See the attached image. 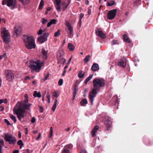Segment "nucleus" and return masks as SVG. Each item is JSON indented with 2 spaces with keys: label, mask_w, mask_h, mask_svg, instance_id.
I'll list each match as a JSON object with an SVG mask.
<instances>
[{
  "label": "nucleus",
  "mask_w": 153,
  "mask_h": 153,
  "mask_svg": "<svg viewBox=\"0 0 153 153\" xmlns=\"http://www.w3.org/2000/svg\"><path fill=\"white\" fill-rule=\"evenodd\" d=\"M31 104H27L18 102L16 105V107H14L13 111L17 116L18 119L21 122H23V119L25 116V110H30V106Z\"/></svg>",
  "instance_id": "f257e3e1"
},
{
  "label": "nucleus",
  "mask_w": 153,
  "mask_h": 153,
  "mask_svg": "<svg viewBox=\"0 0 153 153\" xmlns=\"http://www.w3.org/2000/svg\"><path fill=\"white\" fill-rule=\"evenodd\" d=\"M93 88L89 94V100L92 105H93L94 98L96 96L97 91H99L100 88L105 86V80L102 79L96 78L93 80Z\"/></svg>",
  "instance_id": "f03ea898"
},
{
  "label": "nucleus",
  "mask_w": 153,
  "mask_h": 153,
  "mask_svg": "<svg viewBox=\"0 0 153 153\" xmlns=\"http://www.w3.org/2000/svg\"><path fill=\"white\" fill-rule=\"evenodd\" d=\"M23 39L25 43V46L27 48L31 49L35 48V44L34 40L32 36L24 35Z\"/></svg>",
  "instance_id": "7ed1b4c3"
},
{
  "label": "nucleus",
  "mask_w": 153,
  "mask_h": 153,
  "mask_svg": "<svg viewBox=\"0 0 153 153\" xmlns=\"http://www.w3.org/2000/svg\"><path fill=\"white\" fill-rule=\"evenodd\" d=\"M43 64V62H40V61L38 59L35 60H32L30 61V65L29 66L31 71L38 72L41 69Z\"/></svg>",
  "instance_id": "20e7f679"
},
{
  "label": "nucleus",
  "mask_w": 153,
  "mask_h": 153,
  "mask_svg": "<svg viewBox=\"0 0 153 153\" xmlns=\"http://www.w3.org/2000/svg\"><path fill=\"white\" fill-rule=\"evenodd\" d=\"M1 33L3 42L6 44L9 43L10 35L8 31L6 29L5 27H3L1 28Z\"/></svg>",
  "instance_id": "39448f33"
},
{
  "label": "nucleus",
  "mask_w": 153,
  "mask_h": 153,
  "mask_svg": "<svg viewBox=\"0 0 153 153\" xmlns=\"http://www.w3.org/2000/svg\"><path fill=\"white\" fill-rule=\"evenodd\" d=\"M2 4L3 5L7 4L8 7H11V9L12 10L17 7L16 0H3Z\"/></svg>",
  "instance_id": "423d86ee"
},
{
  "label": "nucleus",
  "mask_w": 153,
  "mask_h": 153,
  "mask_svg": "<svg viewBox=\"0 0 153 153\" xmlns=\"http://www.w3.org/2000/svg\"><path fill=\"white\" fill-rule=\"evenodd\" d=\"M4 75L6 80L9 82H12L14 79V74L11 70H6L4 72Z\"/></svg>",
  "instance_id": "0eeeda50"
},
{
  "label": "nucleus",
  "mask_w": 153,
  "mask_h": 153,
  "mask_svg": "<svg viewBox=\"0 0 153 153\" xmlns=\"http://www.w3.org/2000/svg\"><path fill=\"white\" fill-rule=\"evenodd\" d=\"M4 138L7 142H9L10 144L14 145L15 144L16 142V140L15 137H13L8 134H5Z\"/></svg>",
  "instance_id": "6e6552de"
},
{
  "label": "nucleus",
  "mask_w": 153,
  "mask_h": 153,
  "mask_svg": "<svg viewBox=\"0 0 153 153\" xmlns=\"http://www.w3.org/2000/svg\"><path fill=\"white\" fill-rule=\"evenodd\" d=\"M117 12L116 9H114L108 11L107 14V19L112 20L115 17Z\"/></svg>",
  "instance_id": "1a4fd4ad"
},
{
  "label": "nucleus",
  "mask_w": 153,
  "mask_h": 153,
  "mask_svg": "<svg viewBox=\"0 0 153 153\" xmlns=\"http://www.w3.org/2000/svg\"><path fill=\"white\" fill-rule=\"evenodd\" d=\"M104 124L105 125L107 130H110L111 127L112 122L111 121L110 118L109 116H106L105 117Z\"/></svg>",
  "instance_id": "9d476101"
},
{
  "label": "nucleus",
  "mask_w": 153,
  "mask_h": 153,
  "mask_svg": "<svg viewBox=\"0 0 153 153\" xmlns=\"http://www.w3.org/2000/svg\"><path fill=\"white\" fill-rule=\"evenodd\" d=\"M96 35L102 39L105 38V35L103 32L100 30H98L96 32Z\"/></svg>",
  "instance_id": "9b49d317"
},
{
  "label": "nucleus",
  "mask_w": 153,
  "mask_h": 153,
  "mask_svg": "<svg viewBox=\"0 0 153 153\" xmlns=\"http://www.w3.org/2000/svg\"><path fill=\"white\" fill-rule=\"evenodd\" d=\"M126 61L125 59L121 60L118 62V65L119 66L125 68L126 65Z\"/></svg>",
  "instance_id": "f8f14e48"
},
{
  "label": "nucleus",
  "mask_w": 153,
  "mask_h": 153,
  "mask_svg": "<svg viewBox=\"0 0 153 153\" xmlns=\"http://www.w3.org/2000/svg\"><path fill=\"white\" fill-rule=\"evenodd\" d=\"M41 52L43 59L45 60H46L48 57L47 55L48 51H46L44 48H42V49Z\"/></svg>",
  "instance_id": "ddd939ff"
},
{
  "label": "nucleus",
  "mask_w": 153,
  "mask_h": 153,
  "mask_svg": "<svg viewBox=\"0 0 153 153\" xmlns=\"http://www.w3.org/2000/svg\"><path fill=\"white\" fill-rule=\"evenodd\" d=\"M99 69L98 65L96 63H94L92 66L91 70L93 71H96L98 70Z\"/></svg>",
  "instance_id": "4468645a"
},
{
  "label": "nucleus",
  "mask_w": 153,
  "mask_h": 153,
  "mask_svg": "<svg viewBox=\"0 0 153 153\" xmlns=\"http://www.w3.org/2000/svg\"><path fill=\"white\" fill-rule=\"evenodd\" d=\"M14 34H16V37H17V35L19 34L21 31V28L20 27H15L14 28Z\"/></svg>",
  "instance_id": "2eb2a0df"
},
{
  "label": "nucleus",
  "mask_w": 153,
  "mask_h": 153,
  "mask_svg": "<svg viewBox=\"0 0 153 153\" xmlns=\"http://www.w3.org/2000/svg\"><path fill=\"white\" fill-rule=\"evenodd\" d=\"M99 129V126H96L93 128L91 131L92 136L94 137L96 135V133Z\"/></svg>",
  "instance_id": "dca6fc26"
},
{
  "label": "nucleus",
  "mask_w": 153,
  "mask_h": 153,
  "mask_svg": "<svg viewBox=\"0 0 153 153\" xmlns=\"http://www.w3.org/2000/svg\"><path fill=\"white\" fill-rule=\"evenodd\" d=\"M49 33L48 32L44 33L41 36L43 38V40H44V42H45L47 40V38L49 36Z\"/></svg>",
  "instance_id": "f3484780"
},
{
  "label": "nucleus",
  "mask_w": 153,
  "mask_h": 153,
  "mask_svg": "<svg viewBox=\"0 0 153 153\" xmlns=\"http://www.w3.org/2000/svg\"><path fill=\"white\" fill-rule=\"evenodd\" d=\"M68 48L71 51H72L74 50L75 47L72 43H68Z\"/></svg>",
  "instance_id": "a211bd4d"
},
{
  "label": "nucleus",
  "mask_w": 153,
  "mask_h": 153,
  "mask_svg": "<svg viewBox=\"0 0 153 153\" xmlns=\"http://www.w3.org/2000/svg\"><path fill=\"white\" fill-rule=\"evenodd\" d=\"M78 87L76 85H75L74 88V91L73 93V99L75 98V97L76 93V92L78 91Z\"/></svg>",
  "instance_id": "6ab92c4d"
},
{
  "label": "nucleus",
  "mask_w": 153,
  "mask_h": 153,
  "mask_svg": "<svg viewBox=\"0 0 153 153\" xmlns=\"http://www.w3.org/2000/svg\"><path fill=\"white\" fill-rule=\"evenodd\" d=\"M33 96L35 97H37L38 98H40L41 97V95L40 92H37L36 91H34L33 94Z\"/></svg>",
  "instance_id": "aec40b11"
},
{
  "label": "nucleus",
  "mask_w": 153,
  "mask_h": 153,
  "mask_svg": "<svg viewBox=\"0 0 153 153\" xmlns=\"http://www.w3.org/2000/svg\"><path fill=\"white\" fill-rule=\"evenodd\" d=\"M57 99H55L54 100V104L51 108V110L53 111H54L56 109V105H57Z\"/></svg>",
  "instance_id": "412c9836"
},
{
  "label": "nucleus",
  "mask_w": 153,
  "mask_h": 153,
  "mask_svg": "<svg viewBox=\"0 0 153 153\" xmlns=\"http://www.w3.org/2000/svg\"><path fill=\"white\" fill-rule=\"evenodd\" d=\"M123 39L126 42L130 43V41L128 37L126 34H125L123 36Z\"/></svg>",
  "instance_id": "4be33fe9"
},
{
  "label": "nucleus",
  "mask_w": 153,
  "mask_h": 153,
  "mask_svg": "<svg viewBox=\"0 0 153 153\" xmlns=\"http://www.w3.org/2000/svg\"><path fill=\"white\" fill-rule=\"evenodd\" d=\"M24 5H26L30 2V0H19Z\"/></svg>",
  "instance_id": "5701e85b"
},
{
  "label": "nucleus",
  "mask_w": 153,
  "mask_h": 153,
  "mask_svg": "<svg viewBox=\"0 0 153 153\" xmlns=\"http://www.w3.org/2000/svg\"><path fill=\"white\" fill-rule=\"evenodd\" d=\"M88 103V102L86 99H82L80 102V104L81 106H84L85 104H87Z\"/></svg>",
  "instance_id": "b1692460"
},
{
  "label": "nucleus",
  "mask_w": 153,
  "mask_h": 153,
  "mask_svg": "<svg viewBox=\"0 0 153 153\" xmlns=\"http://www.w3.org/2000/svg\"><path fill=\"white\" fill-rule=\"evenodd\" d=\"M85 72H83L82 71H80L79 72L78 76L79 78H82L84 76Z\"/></svg>",
  "instance_id": "393cba45"
},
{
  "label": "nucleus",
  "mask_w": 153,
  "mask_h": 153,
  "mask_svg": "<svg viewBox=\"0 0 153 153\" xmlns=\"http://www.w3.org/2000/svg\"><path fill=\"white\" fill-rule=\"evenodd\" d=\"M93 76V75H90V76L88 77L84 81L85 83V84H87L88 82L92 78Z\"/></svg>",
  "instance_id": "a878e982"
},
{
  "label": "nucleus",
  "mask_w": 153,
  "mask_h": 153,
  "mask_svg": "<svg viewBox=\"0 0 153 153\" xmlns=\"http://www.w3.org/2000/svg\"><path fill=\"white\" fill-rule=\"evenodd\" d=\"M90 55H87L85 56V58L83 59L85 63H87L89 60L90 59Z\"/></svg>",
  "instance_id": "bb28decb"
},
{
  "label": "nucleus",
  "mask_w": 153,
  "mask_h": 153,
  "mask_svg": "<svg viewBox=\"0 0 153 153\" xmlns=\"http://www.w3.org/2000/svg\"><path fill=\"white\" fill-rule=\"evenodd\" d=\"M10 118L14 121V123L16 122V117L13 114H10Z\"/></svg>",
  "instance_id": "cd10ccee"
},
{
  "label": "nucleus",
  "mask_w": 153,
  "mask_h": 153,
  "mask_svg": "<svg viewBox=\"0 0 153 153\" xmlns=\"http://www.w3.org/2000/svg\"><path fill=\"white\" fill-rule=\"evenodd\" d=\"M62 5H63V11H65L67 8L68 6V4H67L65 2H64L62 3Z\"/></svg>",
  "instance_id": "c85d7f7f"
},
{
  "label": "nucleus",
  "mask_w": 153,
  "mask_h": 153,
  "mask_svg": "<svg viewBox=\"0 0 153 153\" xmlns=\"http://www.w3.org/2000/svg\"><path fill=\"white\" fill-rule=\"evenodd\" d=\"M115 2L114 1H112L111 2H108L107 3V5L108 6H112L115 4Z\"/></svg>",
  "instance_id": "c756f323"
},
{
  "label": "nucleus",
  "mask_w": 153,
  "mask_h": 153,
  "mask_svg": "<svg viewBox=\"0 0 153 153\" xmlns=\"http://www.w3.org/2000/svg\"><path fill=\"white\" fill-rule=\"evenodd\" d=\"M43 38L41 36H40L37 39L38 41L40 42V43H42L45 42H44V40L42 39Z\"/></svg>",
  "instance_id": "7c9ffc66"
},
{
  "label": "nucleus",
  "mask_w": 153,
  "mask_h": 153,
  "mask_svg": "<svg viewBox=\"0 0 153 153\" xmlns=\"http://www.w3.org/2000/svg\"><path fill=\"white\" fill-rule=\"evenodd\" d=\"M119 42L118 40H113L112 41L111 44L112 45H119Z\"/></svg>",
  "instance_id": "2f4dec72"
},
{
  "label": "nucleus",
  "mask_w": 153,
  "mask_h": 153,
  "mask_svg": "<svg viewBox=\"0 0 153 153\" xmlns=\"http://www.w3.org/2000/svg\"><path fill=\"white\" fill-rule=\"evenodd\" d=\"M60 30H58L56 32L54 33V36L55 37H57V36H59L60 34Z\"/></svg>",
  "instance_id": "473e14b6"
},
{
  "label": "nucleus",
  "mask_w": 153,
  "mask_h": 153,
  "mask_svg": "<svg viewBox=\"0 0 153 153\" xmlns=\"http://www.w3.org/2000/svg\"><path fill=\"white\" fill-rule=\"evenodd\" d=\"M53 134V128L52 127H50V134L49 136V138H51Z\"/></svg>",
  "instance_id": "72a5a7b5"
},
{
  "label": "nucleus",
  "mask_w": 153,
  "mask_h": 153,
  "mask_svg": "<svg viewBox=\"0 0 153 153\" xmlns=\"http://www.w3.org/2000/svg\"><path fill=\"white\" fill-rule=\"evenodd\" d=\"M44 4V2L43 1V0H41L40 2L39 7V9H41L42 8V7L43 6Z\"/></svg>",
  "instance_id": "f704fd0d"
},
{
  "label": "nucleus",
  "mask_w": 153,
  "mask_h": 153,
  "mask_svg": "<svg viewBox=\"0 0 153 153\" xmlns=\"http://www.w3.org/2000/svg\"><path fill=\"white\" fill-rule=\"evenodd\" d=\"M4 143V141L3 140H0V153H1L2 146Z\"/></svg>",
  "instance_id": "c9c22d12"
},
{
  "label": "nucleus",
  "mask_w": 153,
  "mask_h": 153,
  "mask_svg": "<svg viewBox=\"0 0 153 153\" xmlns=\"http://www.w3.org/2000/svg\"><path fill=\"white\" fill-rule=\"evenodd\" d=\"M17 144L18 145H23L24 143L22 142V140H19L17 142Z\"/></svg>",
  "instance_id": "e433bc0d"
},
{
  "label": "nucleus",
  "mask_w": 153,
  "mask_h": 153,
  "mask_svg": "<svg viewBox=\"0 0 153 153\" xmlns=\"http://www.w3.org/2000/svg\"><path fill=\"white\" fill-rule=\"evenodd\" d=\"M65 147H66L69 149H71L73 147V146L71 144L65 146Z\"/></svg>",
  "instance_id": "4c0bfd02"
},
{
  "label": "nucleus",
  "mask_w": 153,
  "mask_h": 153,
  "mask_svg": "<svg viewBox=\"0 0 153 153\" xmlns=\"http://www.w3.org/2000/svg\"><path fill=\"white\" fill-rule=\"evenodd\" d=\"M62 0H55L56 5H59L61 3Z\"/></svg>",
  "instance_id": "58836bf2"
},
{
  "label": "nucleus",
  "mask_w": 153,
  "mask_h": 153,
  "mask_svg": "<svg viewBox=\"0 0 153 153\" xmlns=\"http://www.w3.org/2000/svg\"><path fill=\"white\" fill-rule=\"evenodd\" d=\"M63 83V80L62 79H60L58 82V84L59 85H62Z\"/></svg>",
  "instance_id": "ea45409f"
},
{
  "label": "nucleus",
  "mask_w": 153,
  "mask_h": 153,
  "mask_svg": "<svg viewBox=\"0 0 153 153\" xmlns=\"http://www.w3.org/2000/svg\"><path fill=\"white\" fill-rule=\"evenodd\" d=\"M61 153H70V151L68 149H65Z\"/></svg>",
  "instance_id": "a19ab883"
},
{
  "label": "nucleus",
  "mask_w": 153,
  "mask_h": 153,
  "mask_svg": "<svg viewBox=\"0 0 153 153\" xmlns=\"http://www.w3.org/2000/svg\"><path fill=\"white\" fill-rule=\"evenodd\" d=\"M42 22L43 24H45L48 22L47 20L46 19L42 18Z\"/></svg>",
  "instance_id": "79ce46f5"
},
{
  "label": "nucleus",
  "mask_w": 153,
  "mask_h": 153,
  "mask_svg": "<svg viewBox=\"0 0 153 153\" xmlns=\"http://www.w3.org/2000/svg\"><path fill=\"white\" fill-rule=\"evenodd\" d=\"M4 122L5 123H6L9 126L11 124L10 123V122L9 121H8V120L7 119H5L4 120Z\"/></svg>",
  "instance_id": "37998d69"
},
{
  "label": "nucleus",
  "mask_w": 153,
  "mask_h": 153,
  "mask_svg": "<svg viewBox=\"0 0 153 153\" xmlns=\"http://www.w3.org/2000/svg\"><path fill=\"white\" fill-rule=\"evenodd\" d=\"M56 20L55 19H52L51 21L50 22L52 24H55L56 23Z\"/></svg>",
  "instance_id": "c03bdc74"
},
{
  "label": "nucleus",
  "mask_w": 153,
  "mask_h": 153,
  "mask_svg": "<svg viewBox=\"0 0 153 153\" xmlns=\"http://www.w3.org/2000/svg\"><path fill=\"white\" fill-rule=\"evenodd\" d=\"M6 56L5 53L2 55L0 56V60L1 59L3 58H6Z\"/></svg>",
  "instance_id": "a18cd8bd"
},
{
  "label": "nucleus",
  "mask_w": 153,
  "mask_h": 153,
  "mask_svg": "<svg viewBox=\"0 0 153 153\" xmlns=\"http://www.w3.org/2000/svg\"><path fill=\"white\" fill-rule=\"evenodd\" d=\"M68 30L69 31V32H70V33L73 32V29L72 27H69L68 28Z\"/></svg>",
  "instance_id": "49530a36"
},
{
  "label": "nucleus",
  "mask_w": 153,
  "mask_h": 153,
  "mask_svg": "<svg viewBox=\"0 0 153 153\" xmlns=\"http://www.w3.org/2000/svg\"><path fill=\"white\" fill-rule=\"evenodd\" d=\"M57 7L56 8V9L59 12L61 10L60 4H59V5H57Z\"/></svg>",
  "instance_id": "de8ad7c7"
},
{
  "label": "nucleus",
  "mask_w": 153,
  "mask_h": 153,
  "mask_svg": "<svg viewBox=\"0 0 153 153\" xmlns=\"http://www.w3.org/2000/svg\"><path fill=\"white\" fill-rule=\"evenodd\" d=\"M39 111L41 113L42 112L44 111L43 108L41 106H39Z\"/></svg>",
  "instance_id": "09e8293b"
},
{
  "label": "nucleus",
  "mask_w": 153,
  "mask_h": 153,
  "mask_svg": "<svg viewBox=\"0 0 153 153\" xmlns=\"http://www.w3.org/2000/svg\"><path fill=\"white\" fill-rule=\"evenodd\" d=\"M53 96L54 97H56V98H57L58 97L57 93L56 92H53Z\"/></svg>",
  "instance_id": "8fccbe9b"
},
{
  "label": "nucleus",
  "mask_w": 153,
  "mask_h": 153,
  "mask_svg": "<svg viewBox=\"0 0 153 153\" xmlns=\"http://www.w3.org/2000/svg\"><path fill=\"white\" fill-rule=\"evenodd\" d=\"M3 102L5 103H7L8 102V100L7 99H3Z\"/></svg>",
  "instance_id": "3c124183"
},
{
  "label": "nucleus",
  "mask_w": 153,
  "mask_h": 153,
  "mask_svg": "<svg viewBox=\"0 0 153 153\" xmlns=\"http://www.w3.org/2000/svg\"><path fill=\"white\" fill-rule=\"evenodd\" d=\"M66 25L68 27V28L69 27H72L71 25L69 22H66Z\"/></svg>",
  "instance_id": "603ef678"
},
{
  "label": "nucleus",
  "mask_w": 153,
  "mask_h": 153,
  "mask_svg": "<svg viewBox=\"0 0 153 153\" xmlns=\"http://www.w3.org/2000/svg\"><path fill=\"white\" fill-rule=\"evenodd\" d=\"M68 36L69 37L71 38L73 36V32H71V33L69 32L68 33Z\"/></svg>",
  "instance_id": "864d4df0"
},
{
  "label": "nucleus",
  "mask_w": 153,
  "mask_h": 153,
  "mask_svg": "<svg viewBox=\"0 0 153 153\" xmlns=\"http://www.w3.org/2000/svg\"><path fill=\"white\" fill-rule=\"evenodd\" d=\"M36 119L34 117H33L31 120V122L32 123H34Z\"/></svg>",
  "instance_id": "5fc2aeb1"
},
{
  "label": "nucleus",
  "mask_w": 153,
  "mask_h": 153,
  "mask_svg": "<svg viewBox=\"0 0 153 153\" xmlns=\"http://www.w3.org/2000/svg\"><path fill=\"white\" fill-rule=\"evenodd\" d=\"M43 32V31L42 30H39V32L38 33V35H40L42 34Z\"/></svg>",
  "instance_id": "6e6d98bb"
},
{
  "label": "nucleus",
  "mask_w": 153,
  "mask_h": 153,
  "mask_svg": "<svg viewBox=\"0 0 153 153\" xmlns=\"http://www.w3.org/2000/svg\"><path fill=\"white\" fill-rule=\"evenodd\" d=\"M84 16V14L82 13H81L79 19L81 20V19Z\"/></svg>",
  "instance_id": "4d7b16f0"
},
{
  "label": "nucleus",
  "mask_w": 153,
  "mask_h": 153,
  "mask_svg": "<svg viewBox=\"0 0 153 153\" xmlns=\"http://www.w3.org/2000/svg\"><path fill=\"white\" fill-rule=\"evenodd\" d=\"M88 13L89 15H90L91 13V10L89 8L88 9Z\"/></svg>",
  "instance_id": "13d9d810"
},
{
  "label": "nucleus",
  "mask_w": 153,
  "mask_h": 153,
  "mask_svg": "<svg viewBox=\"0 0 153 153\" xmlns=\"http://www.w3.org/2000/svg\"><path fill=\"white\" fill-rule=\"evenodd\" d=\"M71 58H72V56L69 59L67 63V64L69 65L70 64L71 59Z\"/></svg>",
  "instance_id": "bf43d9fd"
},
{
  "label": "nucleus",
  "mask_w": 153,
  "mask_h": 153,
  "mask_svg": "<svg viewBox=\"0 0 153 153\" xmlns=\"http://www.w3.org/2000/svg\"><path fill=\"white\" fill-rule=\"evenodd\" d=\"M52 25V24H51V22H50V21L48 22V24H47V27H50L51 25Z\"/></svg>",
  "instance_id": "052dcab7"
},
{
  "label": "nucleus",
  "mask_w": 153,
  "mask_h": 153,
  "mask_svg": "<svg viewBox=\"0 0 153 153\" xmlns=\"http://www.w3.org/2000/svg\"><path fill=\"white\" fill-rule=\"evenodd\" d=\"M41 136V134L39 133L38 136L36 138V140H38L39 138H40Z\"/></svg>",
  "instance_id": "680f3d73"
},
{
  "label": "nucleus",
  "mask_w": 153,
  "mask_h": 153,
  "mask_svg": "<svg viewBox=\"0 0 153 153\" xmlns=\"http://www.w3.org/2000/svg\"><path fill=\"white\" fill-rule=\"evenodd\" d=\"M4 110V108L3 107H0V111H3Z\"/></svg>",
  "instance_id": "e2e57ef3"
},
{
  "label": "nucleus",
  "mask_w": 153,
  "mask_h": 153,
  "mask_svg": "<svg viewBox=\"0 0 153 153\" xmlns=\"http://www.w3.org/2000/svg\"><path fill=\"white\" fill-rule=\"evenodd\" d=\"M19 151L18 150H15L13 151V153H19Z\"/></svg>",
  "instance_id": "0e129e2a"
},
{
  "label": "nucleus",
  "mask_w": 153,
  "mask_h": 153,
  "mask_svg": "<svg viewBox=\"0 0 153 153\" xmlns=\"http://www.w3.org/2000/svg\"><path fill=\"white\" fill-rule=\"evenodd\" d=\"M21 134L20 132V131H19V133H18V137H19V138H21Z\"/></svg>",
  "instance_id": "69168bd1"
},
{
  "label": "nucleus",
  "mask_w": 153,
  "mask_h": 153,
  "mask_svg": "<svg viewBox=\"0 0 153 153\" xmlns=\"http://www.w3.org/2000/svg\"><path fill=\"white\" fill-rule=\"evenodd\" d=\"M80 153H87V152L85 150H82L81 151Z\"/></svg>",
  "instance_id": "338daca9"
},
{
  "label": "nucleus",
  "mask_w": 153,
  "mask_h": 153,
  "mask_svg": "<svg viewBox=\"0 0 153 153\" xmlns=\"http://www.w3.org/2000/svg\"><path fill=\"white\" fill-rule=\"evenodd\" d=\"M24 101L25 103L27 102H28V98H25Z\"/></svg>",
  "instance_id": "774afa93"
}]
</instances>
